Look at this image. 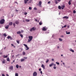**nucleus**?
I'll list each match as a JSON object with an SVG mask.
<instances>
[{
	"mask_svg": "<svg viewBox=\"0 0 76 76\" xmlns=\"http://www.w3.org/2000/svg\"><path fill=\"white\" fill-rule=\"evenodd\" d=\"M14 62H15V60L13 61V62L14 63Z\"/></svg>",
	"mask_w": 76,
	"mask_h": 76,
	"instance_id": "338daca9",
	"label": "nucleus"
},
{
	"mask_svg": "<svg viewBox=\"0 0 76 76\" xmlns=\"http://www.w3.org/2000/svg\"><path fill=\"white\" fill-rule=\"evenodd\" d=\"M8 56L7 55L6 56H5V55H4V58H7V57Z\"/></svg>",
	"mask_w": 76,
	"mask_h": 76,
	"instance_id": "412c9836",
	"label": "nucleus"
},
{
	"mask_svg": "<svg viewBox=\"0 0 76 76\" xmlns=\"http://www.w3.org/2000/svg\"><path fill=\"white\" fill-rule=\"evenodd\" d=\"M66 34H70V32H67V31H66Z\"/></svg>",
	"mask_w": 76,
	"mask_h": 76,
	"instance_id": "4be33fe9",
	"label": "nucleus"
},
{
	"mask_svg": "<svg viewBox=\"0 0 76 76\" xmlns=\"http://www.w3.org/2000/svg\"><path fill=\"white\" fill-rule=\"evenodd\" d=\"M23 55H25V52H23Z\"/></svg>",
	"mask_w": 76,
	"mask_h": 76,
	"instance_id": "ea45409f",
	"label": "nucleus"
},
{
	"mask_svg": "<svg viewBox=\"0 0 76 76\" xmlns=\"http://www.w3.org/2000/svg\"><path fill=\"white\" fill-rule=\"evenodd\" d=\"M27 12H25V13H24V14L25 15H27Z\"/></svg>",
	"mask_w": 76,
	"mask_h": 76,
	"instance_id": "a18cd8bd",
	"label": "nucleus"
},
{
	"mask_svg": "<svg viewBox=\"0 0 76 76\" xmlns=\"http://www.w3.org/2000/svg\"><path fill=\"white\" fill-rule=\"evenodd\" d=\"M42 67L43 69H45V66H44V64H42Z\"/></svg>",
	"mask_w": 76,
	"mask_h": 76,
	"instance_id": "2eb2a0df",
	"label": "nucleus"
},
{
	"mask_svg": "<svg viewBox=\"0 0 76 76\" xmlns=\"http://www.w3.org/2000/svg\"><path fill=\"white\" fill-rule=\"evenodd\" d=\"M6 48V47H5L4 48V49L5 50V49Z\"/></svg>",
	"mask_w": 76,
	"mask_h": 76,
	"instance_id": "680f3d73",
	"label": "nucleus"
},
{
	"mask_svg": "<svg viewBox=\"0 0 76 76\" xmlns=\"http://www.w3.org/2000/svg\"><path fill=\"white\" fill-rule=\"evenodd\" d=\"M23 45H24V46H25V47H26V50H28L29 49V48L28 47V46L27 45L25 44H23Z\"/></svg>",
	"mask_w": 76,
	"mask_h": 76,
	"instance_id": "20e7f679",
	"label": "nucleus"
},
{
	"mask_svg": "<svg viewBox=\"0 0 76 76\" xmlns=\"http://www.w3.org/2000/svg\"><path fill=\"white\" fill-rule=\"evenodd\" d=\"M15 76H18V74L16 73L15 74Z\"/></svg>",
	"mask_w": 76,
	"mask_h": 76,
	"instance_id": "e433bc0d",
	"label": "nucleus"
},
{
	"mask_svg": "<svg viewBox=\"0 0 76 76\" xmlns=\"http://www.w3.org/2000/svg\"><path fill=\"white\" fill-rule=\"evenodd\" d=\"M39 71H41V68H39Z\"/></svg>",
	"mask_w": 76,
	"mask_h": 76,
	"instance_id": "8fccbe9b",
	"label": "nucleus"
},
{
	"mask_svg": "<svg viewBox=\"0 0 76 76\" xmlns=\"http://www.w3.org/2000/svg\"><path fill=\"white\" fill-rule=\"evenodd\" d=\"M25 61V59H21V61L22 62V61Z\"/></svg>",
	"mask_w": 76,
	"mask_h": 76,
	"instance_id": "6ab92c4d",
	"label": "nucleus"
},
{
	"mask_svg": "<svg viewBox=\"0 0 76 76\" xmlns=\"http://www.w3.org/2000/svg\"><path fill=\"white\" fill-rule=\"evenodd\" d=\"M73 13H76V11H75V10H74L73 11Z\"/></svg>",
	"mask_w": 76,
	"mask_h": 76,
	"instance_id": "a19ab883",
	"label": "nucleus"
},
{
	"mask_svg": "<svg viewBox=\"0 0 76 76\" xmlns=\"http://www.w3.org/2000/svg\"><path fill=\"white\" fill-rule=\"evenodd\" d=\"M56 64H58V65H59V64H60L59 63V62H56Z\"/></svg>",
	"mask_w": 76,
	"mask_h": 76,
	"instance_id": "79ce46f5",
	"label": "nucleus"
},
{
	"mask_svg": "<svg viewBox=\"0 0 76 76\" xmlns=\"http://www.w3.org/2000/svg\"><path fill=\"white\" fill-rule=\"evenodd\" d=\"M28 9L29 10H32V8L31 7H29Z\"/></svg>",
	"mask_w": 76,
	"mask_h": 76,
	"instance_id": "c9c22d12",
	"label": "nucleus"
},
{
	"mask_svg": "<svg viewBox=\"0 0 76 76\" xmlns=\"http://www.w3.org/2000/svg\"><path fill=\"white\" fill-rule=\"evenodd\" d=\"M13 25L14 26V27H15V26L16 25V24H15V23H13Z\"/></svg>",
	"mask_w": 76,
	"mask_h": 76,
	"instance_id": "4c0bfd02",
	"label": "nucleus"
},
{
	"mask_svg": "<svg viewBox=\"0 0 76 76\" xmlns=\"http://www.w3.org/2000/svg\"><path fill=\"white\" fill-rule=\"evenodd\" d=\"M59 40L60 41H63V40H62V39L60 38H59Z\"/></svg>",
	"mask_w": 76,
	"mask_h": 76,
	"instance_id": "c85d7f7f",
	"label": "nucleus"
},
{
	"mask_svg": "<svg viewBox=\"0 0 76 76\" xmlns=\"http://www.w3.org/2000/svg\"><path fill=\"white\" fill-rule=\"evenodd\" d=\"M40 73L41 74H42V71H40Z\"/></svg>",
	"mask_w": 76,
	"mask_h": 76,
	"instance_id": "3c124183",
	"label": "nucleus"
},
{
	"mask_svg": "<svg viewBox=\"0 0 76 76\" xmlns=\"http://www.w3.org/2000/svg\"><path fill=\"white\" fill-rule=\"evenodd\" d=\"M71 1H69V2H68V4L69 5H70L71 4Z\"/></svg>",
	"mask_w": 76,
	"mask_h": 76,
	"instance_id": "393cba45",
	"label": "nucleus"
},
{
	"mask_svg": "<svg viewBox=\"0 0 76 76\" xmlns=\"http://www.w3.org/2000/svg\"><path fill=\"white\" fill-rule=\"evenodd\" d=\"M53 69H56V66H54V67H53Z\"/></svg>",
	"mask_w": 76,
	"mask_h": 76,
	"instance_id": "c03bdc74",
	"label": "nucleus"
},
{
	"mask_svg": "<svg viewBox=\"0 0 76 76\" xmlns=\"http://www.w3.org/2000/svg\"><path fill=\"white\" fill-rule=\"evenodd\" d=\"M66 18V19H68V18H69V17H68L67 16H65L63 17V19H65Z\"/></svg>",
	"mask_w": 76,
	"mask_h": 76,
	"instance_id": "ddd939ff",
	"label": "nucleus"
},
{
	"mask_svg": "<svg viewBox=\"0 0 76 76\" xmlns=\"http://www.w3.org/2000/svg\"><path fill=\"white\" fill-rule=\"evenodd\" d=\"M58 1H61V0H58Z\"/></svg>",
	"mask_w": 76,
	"mask_h": 76,
	"instance_id": "0e129e2a",
	"label": "nucleus"
},
{
	"mask_svg": "<svg viewBox=\"0 0 76 76\" xmlns=\"http://www.w3.org/2000/svg\"><path fill=\"white\" fill-rule=\"evenodd\" d=\"M61 37H64V36H63V35H62V36H61Z\"/></svg>",
	"mask_w": 76,
	"mask_h": 76,
	"instance_id": "6e6d98bb",
	"label": "nucleus"
},
{
	"mask_svg": "<svg viewBox=\"0 0 76 76\" xmlns=\"http://www.w3.org/2000/svg\"><path fill=\"white\" fill-rule=\"evenodd\" d=\"M49 61V60L48 59H47V60L46 61V63H48Z\"/></svg>",
	"mask_w": 76,
	"mask_h": 76,
	"instance_id": "f704fd0d",
	"label": "nucleus"
},
{
	"mask_svg": "<svg viewBox=\"0 0 76 76\" xmlns=\"http://www.w3.org/2000/svg\"><path fill=\"white\" fill-rule=\"evenodd\" d=\"M52 61H54V59H52Z\"/></svg>",
	"mask_w": 76,
	"mask_h": 76,
	"instance_id": "bf43d9fd",
	"label": "nucleus"
},
{
	"mask_svg": "<svg viewBox=\"0 0 76 76\" xmlns=\"http://www.w3.org/2000/svg\"><path fill=\"white\" fill-rule=\"evenodd\" d=\"M25 21H26V22H29V20H28L27 19H26L25 20Z\"/></svg>",
	"mask_w": 76,
	"mask_h": 76,
	"instance_id": "7c9ffc66",
	"label": "nucleus"
},
{
	"mask_svg": "<svg viewBox=\"0 0 76 76\" xmlns=\"http://www.w3.org/2000/svg\"><path fill=\"white\" fill-rule=\"evenodd\" d=\"M6 75L7 76H9V75H8V74H6Z\"/></svg>",
	"mask_w": 76,
	"mask_h": 76,
	"instance_id": "4d7b16f0",
	"label": "nucleus"
},
{
	"mask_svg": "<svg viewBox=\"0 0 76 76\" xmlns=\"http://www.w3.org/2000/svg\"><path fill=\"white\" fill-rule=\"evenodd\" d=\"M16 10V11L17 12H18V10Z\"/></svg>",
	"mask_w": 76,
	"mask_h": 76,
	"instance_id": "052dcab7",
	"label": "nucleus"
},
{
	"mask_svg": "<svg viewBox=\"0 0 76 76\" xmlns=\"http://www.w3.org/2000/svg\"><path fill=\"white\" fill-rule=\"evenodd\" d=\"M53 64H54V63H52L51 64H50L49 65L50 67H51V66H53Z\"/></svg>",
	"mask_w": 76,
	"mask_h": 76,
	"instance_id": "aec40b11",
	"label": "nucleus"
},
{
	"mask_svg": "<svg viewBox=\"0 0 76 76\" xmlns=\"http://www.w3.org/2000/svg\"><path fill=\"white\" fill-rule=\"evenodd\" d=\"M51 3V1H49L48 2V4H50Z\"/></svg>",
	"mask_w": 76,
	"mask_h": 76,
	"instance_id": "49530a36",
	"label": "nucleus"
},
{
	"mask_svg": "<svg viewBox=\"0 0 76 76\" xmlns=\"http://www.w3.org/2000/svg\"><path fill=\"white\" fill-rule=\"evenodd\" d=\"M29 1V0H24V3L25 4H26L27 3V2Z\"/></svg>",
	"mask_w": 76,
	"mask_h": 76,
	"instance_id": "6e6552de",
	"label": "nucleus"
},
{
	"mask_svg": "<svg viewBox=\"0 0 76 76\" xmlns=\"http://www.w3.org/2000/svg\"><path fill=\"white\" fill-rule=\"evenodd\" d=\"M6 62L5 61V60H4V61H2V63L3 64H4V63H5Z\"/></svg>",
	"mask_w": 76,
	"mask_h": 76,
	"instance_id": "b1692460",
	"label": "nucleus"
},
{
	"mask_svg": "<svg viewBox=\"0 0 76 76\" xmlns=\"http://www.w3.org/2000/svg\"><path fill=\"white\" fill-rule=\"evenodd\" d=\"M57 48H59V46H58Z\"/></svg>",
	"mask_w": 76,
	"mask_h": 76,
	"instance_id": "69168bd1",
	"label": "nucleus"
},
{
	"mask_svg": "<svg viewBox=\"0 0 76 76\" xmlns=\"http://www.w3.org/2000/svg\"><path fill=\"white\" fill-rule=\"evenodd\" d=\"M9 25H7V26L5 27V29H8L9 28Z\"/></svg>",
	"mask_w": 76,
	"mask_h": 76,
	"instance_id": "4468645a",
	"label": "nucleus"
},
{
	"mask_svg": "<svg viewBox=\"0 0 76 76\" xmlns=\"http://www.w3.org/2000/svg\"><path fill=\"white\" fill-rule=\"evenodd\" d=\"M63 56V55H61V56Z\"/></svg>",
	"mask_w": 76,
	"mask_h": 76,
	"instance_id": "774afa93",
	"label": "nucleus"
},
{
	"mask_svg": "<svg viewBox=\"0 0 76 76\" xmlns=\"http://www.w3.org/2000/svg\"><path fill=\"white\" fill-rule=\"evenodd\" d=\"M42 30L43 31H45L46 30V28L44 27L43 28Z\"/></svg>",
	"mask_w": 76,
	"mask_h": 76,
	"instance_id": "f3484780",
	"label": "nucleus"
},
{
	"mask_svg": "<svg viewBox=\"0 0 76 76\" xmlns=\"http://www.w3.org/2000/svg\"><path fill=\"white\" fill-rule=\"evenodd\" d=\"M65 7V6H64V5L61 6V8L62 10H63V9H64V8Z\"/></svg>",
	"mask_w": 76,
	"mask_h": 76,
	"instance_id": "f8f14e48",
	"label": "nucleus"
},
{
	"mask_svg": "<svg viewBox=\"0 0 76 76\" xmlns=\"http://www.w3.org/2000/svg\"><path fill=\"white\" fill-rule=\"evenodd\" d=\"M16 41H17V43L18 44H19V40H17Z\"/></svg>",
	"mask_w": 76,
	"mask_h": 76,
	"instance_id": "58836bf2",
	"label": "nucleus"
},
{
	"mask_svg": "<svg viewBox=\"0 0 76 76\" xmlns=\"http://www.w3.org/2000/svg\"><path fill=\"white\" fill-rule=\"evenodd\" d=\"M4 36V37H7V35H6V33H4L3 34Z\"/></svg>",
	"mask_w": 76,
	"mask_h": 76,
	"instance_id": "473e14b6",
	"label": "nucleus"
},
{
	"mask_svg": "<svg viewBox=\"0 0 76 76\" xmlns=\"http://www.w3.org/2000/svg\"><path fill=\"white\" fill-rule=\"evenodd\" d=\"M5 20L4 19H2L0 21V24H3L4 23Z\"/></svg>",
	"mask_w": 76,
	"mask_h": 76,
	"instance_id": "f03ea898",
	"label": "nucleus"
},
{
	"mask_svg": "<svg viewBox=\"0 0 76 76\" xmlns=\"http://www.w3.org/2000/svg\"><path fill=\"white\" fill-rule=\"evenodd\" d=\"M28 38L29 39H28V42H30L32 41V39L33 38V37L32 36H29Z\"/></svg>",
	"mask_w": 76,
	"mask_h": 76,
	"instance_id": "f257e3e1",
	"label": "nucleus"
},
{
	"mask_svg": "<svg viewBox=\"0 0 76 76\" xmlns=\"http://www.w3.org/2000/svg\"><path fill=\"white\" fill-rule=\"evenodd\" d=\"M7 39H11V40H12V37H10V36H8L7 37Z\"/></svg>",
	"mask_w": 76,
	"mask_h": 76,
	"instance_id": "423d86ee",
	"label": "nucleus"
},
{
	"mask_svg": "<svg viewBox=\"0 0 76 76\" xmlns=\"http://www.w3.org/2000/svg\"><path fill=\"white\" fill-rule=\"evenodd\" d=\"M58 9H61V6H58Z\"/></svg>",
	"mask_w": 76,
	"mask_h": 76,
	"instance_id": "a878e982",
	"label": "nucleus"
},
{
	"mask_svg": "<svg viewBox=\"0 0 76 76\" xmlns=\"http://www.w3.org/2000/svg\"><path fill=\"white\" fill-rule=\"evenodd\" d=\"M55 2L56 3V4H58V1H57V0H55Z\"/></svg>",
	"mask_w": 76,
	"mask_h": 76,
	"instance_id": "a211bd4d",
	"label": "nucleus"
},
{
	"mask_svg": "<svg viewBox=\"0 0 76 76\" xmlns=\"http://www.w3.org/2000/svg\"><path fill=\"white\" fill-rule=\"evenodd\" d=\"M39 5H41V4H42V2H41V1H39Z\"/></svg>",
	"mask_w": 76,
	"mask_h": 76,
	"instance_id": "bb28decb",
	"label": "nucleus"
},
{
	"mask_svg": "<svg viewBox=\"0 0 76 76\" xmlns=\"http://www.w3.org/2000/svg\"><path fill=\"white\" fill-rule=\"evenodd\" d=\"M15 23L17 25H18V24H19V21H15Z\"/></svg>",
	"mask_w": 76,
	"mask_h": 76,
	"instance_id": "9b49d317",
	"label": "nucleus"
},
{
	"mask_svg": "<svg viewBox=\"0 0 76 76\" xmlns=\"http://www.w3.org/2000/svg\"><path fill=\"white\" fill-rule=\"evenodd\" d=\"M37 19H35V21H36V22H37Z\"/></svg>",
	"mask_w": 76,
	"mask_h": 76,
	"instance_id": "603ef678",
	"label": "nucleus"
},
{
	"mask_svg": "<svg viewBox=\"0 0 76 76\" xmlns=\"http://www.w3.org/2000/svg\"><path fill=\"white\" fill-rule=\"evenodd\" d=\"M70 51H72V52H73V53H74V50H72V49H70Z\"/></svg>",
	"mask_w": 76,
	"mask_h": 76,
	"instance_id": "c756f323",
	"label": "nucleus"
},
{
	"mask_svg": "<svg viewBox=\"0 0 76 76\" xmlns=\"http://www.w3.org/2000/svg\"><path fill=\"white\" fill-rule=\"evenodd\" d=\"M11 45L12 46H14L13 44H11Z\"/></svg>",
	"mask_w": 76,
	"mask_h": 76,
	"instance_id": "13d9d810",
	"label": "nucleus"
},
{
	"mask_svg": "<svg viewBox=\"0 0 76 76\" xmlns=\"http://www.w3.org/2000/svg\"><path fill=\"white\" fill-rule=\"evenodd\" d=\"M66 26H67V25H64V28H66Z\"/></svg>",
	"mask_w": 76,
	"mask_h": 76,
	"instance_id": "09e8293b",
	"label": "nucleus"
},
{
	"mask_svg": "<svg viewBox=\"0 0 76 76\" xmlns=\"http://www.w3.org/2000/svg\"><path fill=\"white\" fill-rule=\"evenodd\" d=\"M24 58H25V59H27V57H24Z\"/></svg>",
	"mask_w": 76,
	"mask_h": 76,
	"instance_id": "de8ad7c7",
	"label": "nucleus"
},
{
	"mask_svg": "<svg viewBox=\"0 0 76 76\" xmlns=\"http://www.w3.org/2000/svg\"><path fill=\"white\" fill-rule=\"evenodd\" d=\"M36 30V28H35L34 27H33V28H31L30 30V32H32V31H34Z\"/></svg>",
	"mask_w": 76,
	"mask_h": 76,
	"instance_id": "7ed1b4c3",
	"label": "nucleus"
},
{
	"mask_svg": "<svg viewBox=\"0 0 76 76\" xmlns=\"http://www.w3.org/2000/svg\"><path fill=\"white\" fill-rule=\"evenodd\" d=\"M53 66H56V64H53Z\"/></svg>",
	"mask_w": 76,
	"mask_h": 76,
	"instance_id": "864d4df0",
	"label": "nucleus"
},
{
	"mask_svg": "<svg viewBox=\"0 0 76 76\" xmlns=\"http://www.w3.org/2000/svg\"><path fill=\"white\" fill-rule=\"evenodd\" d=\"M37 73L36 72H34L33 74V76H37Z\"/></svg>",
	"mask_w": 76,
	"mask_h": 76,
	"instance_id": "39448f33",
	"label": "nucleus"
},
{
	"mask_svg": "<svg viewBox=\"0 0 76 76\" xmlns=\"http://www.w3.org/2000/svg\"><path fill=\"white\" fill-rule=\"evenodd\" d=\"M34 10H37V9L36 7H34Z\"/></svg>",
	"mask_w": 76,
	"mask_h": 76,
	"instance_id": "37998d69",
	"label": "nucleus"
},
{
	"mask_svg": "<svg viewBox=\"0 0 76 76\" xmlns=\"http://www.w3.org/2000/svg\"><path fill=\"white\" fill-rule=\"evenodd\" d=\"M7 61H10V59L9 57H8L7 59Z\"/></svg>",
	"mask_w": 76,
	"mask_h": 76,
	"instance_id": "dca6fc26",
	"label": "nucleus"
},
{
	"mask_svg": "<svg viewBox=\"0 0 76 76\" xmlns=\"http://www.w3.org/2000/svg\"><path fill=\"white\" fill-rule=\"evenodd\" d=\"M14 46V48H15L16 47H15V46Z\"/></svg>",
	"mask_w": 76,
	"mask_h": 76,
	"instance_id": "e2e57ef3",
	"label": "nucleus"
},
{
	"mask_svg": "<svg viewBox=\"0 0 76 76\" xmlns=\"http://www.w3.org/2000/svg\"><path fill=\"white\" fill-rule=\"evenodd\" d=\"M9 25L10 26H12V25H13V22H10L9 23Z\"/></svg>",
	"mask_w": 76,
	"mask_h": 76,
	"instance_id": "0eeeda50",
	"label": "nucleus"
},
{
	"mask_svg": "<svg viewBox=\"0 0 76 76\" xmlns=\"http://www.w3.org/2000/svg\"><path fill=\"white\" fill-rule=\"evenodd\" d=\"M21 32L23 33V30H21Z\"/></svg>",
	"mask_w": 76,
	"mask_h": 76,
	"instance_id": "5fc2aeb1",
	"label": "nucleus"
},
{
	"mask_svg": "<svg viewBox=\"0 0 76 76\" xmlns=\"http://www.w3.org/2000/svg\"><path fill=\"white\" fill-rule=\"evenodd\" d=\"M16 68H17V69H18L19 68V65L18 64L16 65Z\"/></svg>",
	"mask_w": 76,
	"mask_h": 76,
	"instance_id": "5701e85b",
	"label": "nucleus"
},
{
	"mask_svg": "<svg viewBox=\"0 0 76 76\" xmlns=\"http://www.w3.org/2000/svg\"><path fill=\"white\" fill-rule=\"evenodd\" d=\"M21 31H18L17 32V34H21Z\"/></svg>",
	"mask_w": 76,
	"mask_h": 76,
	"instance_id": "9d476101",
	"label": "nucleus"
},
{
	"mask_svg": "<svg viewBox=\"0 0 76 76\" xmlns=\"http://www.w3.org/2000/svg\"><path fill=\"white\" fill-rule=\"evenodd\" d=\"M32 2V1H31L30 0L27 3H28V4H29V3H31Z\"/></svg>",
	"mask_w": 76,
	"mask_h": 76,
	"instance_id": "cd10ccee",
	"label": "nucleus"
},
{
	"mask_svg": "<svg viewBox=\"0 0 76 76\" xmlns=\"http://www.w3.org/2000/svg\"><path fill=\"white\" fill-rule=\"evenodd\" d=\"M39 24L40 25H41L42 24V22L41 21V22H39Z\"/></svg>",
	"mask_w": 76,
	"mask_h": 76,
	"instance_id": "2f4dec72",
	"label": "nucleus"
},
{
	"mask_svg": "<svg viewBox=\"0 0 76 76\" xmlns=\"http://www.w3.org/2000/svg\"><path fill=\"white\" fill-rule=\"evenodd\" d=\"M20 35L21 38H23V35L22 34H20Z\"/></svg>",
	"mask_w": 76,
	"mask_h": 76,
	"instance_id": "72a5a7b5",
	"label": "nucleus"
},
{
	"mask_svg": "<svg viewBox=\"0 0 76 76\" xmlns=\"http://www.w3.org/2000/svg\"><path fill=\"white\" fill-rule=\"evenodd\" d=\"M13 66H11L10 67V70H13Z\"/></svg>",
	"mask_w": 76,
	"mask_h": 76,
	"instance_id": "1a4fd4ad",
	"label": "nucleus"
}]
</instances>
